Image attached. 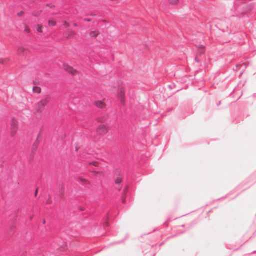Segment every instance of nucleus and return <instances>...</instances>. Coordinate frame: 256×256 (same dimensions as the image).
<instances>
[{"mask_svg": "<svg viewBox=\"0 0 256 256\" xmlns=\"http://www.w3.org/2000/svg\"><path fill=\"white\" fill-rule=\"evenodd\" d=\"M50 101V98L48 97L42 99L38 102L36 107V110L38 112H42L44 109V108Z\"/></svg>", "mask_w": 256, "mask_h": 256, "instance_id": "obj_1", "label": "nucleus"}, {"mask_svg": "<svg viewBox=\"0 0 256 256\" xmlns=\"http://www.w3.org/2000/svg\"><path fill=\"white\" fill-rule=\"evenodd\" d=\"M62 69L66 73L72 76H75L79 74V72L78 70L74 68L71 66L67 63H64L62 64Z\"/></svg>", "mask_w": 256, "mask_h": 256, "instance_id": "obj_2", "label": "nucleus"}, {"mask_svg": "<svg viewBox=\"0 0 256 256\" xmlns=\"http://www.w3.org/2000/svg\"><path fill=\"white\" fill-rule=\"evenodd\" d=\"M97 131L101 135L105 134L108 132V128L104 125H100L98 127Z\"/></svg>", "mask_w": 256, "mask_h": 256, "instance_id": "obj_3", "label": "nucleus"}, {"mask_svg": "<svg viewBox=\"0 0 256 256\" xmlns=\"http://www.w3.org/2000/svg\"><path fill=\"white\" fill-rule=\"evenodd\" d=\"M125 95V90L123 88H120L118 91V96L120 98L122 102H124Z\"/></svg>", "mask_w": 256, "mask_h": 256, "instance_id": "obj_4", "label": "nucleus"}, {"mask_svg": "<svg viewBox=\"0 0 256 256\" xmlns=\"http://www.w3.org/2000/svg\"><path fill=\"white\" fill-rule=\"evenodd\" d=\"M95 105L98 108H104L106 107L105 104L100 100H98L95 102Z\"/></svg>", "mask_w": 256, "mask_h": 256, "instance_id": "obj_5", "label": "nucleus"}, {"mask_svg": "<svg viewBox=\"0 0 256 256\" xmlns=\"http://www.w3.org/2000/svg\"><path fill=\"white\" fill-rule=\"evenodd\" d=\"M100 34V32L98 30H93L91 31L90 33V36L92 38H96Z\"/></svg>", "mask_w": 256, "mask_h": 256, "instance_id": "obj_6", "label": "nucleus"}, {"mask_svg": "<svg viewBox=\"0 0 256 256\" xmlns=\"http://www.w3.org/2000/svg\"><path fill=\"white\" fill-rule=\"evenodd\" d=\"M78 181L84 184H90V182L88 180L82 177L78 178Z\"/></svg>", "mask_w": 256, "mask_h": 256, "instance_id": "obj_7", "label": "nucleus"}, {"mask_svg": "<svg viewBox=\"0 0 256 256\" xmlns=\"http://www.w3.org/2000/svg\"><path fill=\"white\" fill-rule=\"evenodd\" d=\"M75 32L73 30H70L68 32V34L66 36V38L68 39H71L74 38L76 36Z\"/></svg>", "mask_w": 256, "mask_h": 256, "instance_id": "obj_8", "label": "nucleus"}, {"mask_svg": "<svg viewBox=\"0 0 256 256\" xmlns=\"http://www.w3.org/2000/svg\"><path fill=\"white\" fill-rule=\"evenodd\" d=\"M28 51V50L23 46H20L18 49V52L19 54H23L26 52Z\"/></svg>", "mask_w": 256, "mask_h": 256, "instance_id": "obj_9", "label": "nucleus"}, {"mask_svg": "<svg viewBox=\"0 0 256 256\" xmlns=\"http://www.w3.org/2000/svg\"><path fill=\"white\" fill-rule=\"evenodd\" d=\"M168 3L171 5L176 6L180 2V0H168Z\"/></svg>", "mask_w": 256, "mask_h": 256, "instance_id": "obj_10", "label": "nucleus"}, {"mask_svg": "<svg viewBox=\"0 0 256 256\" xmlns=\"http://www.w3.org/2000/svg\"><path fill=\"white\" fill-rule=\"evenodd\" d=\"M10 61L8 58H0V64H4Z\"/></svg>", "mask_w": 256, "mask_h": 256, "instance_id": "obj_11", "label": "nucleus"}, {"mask_svg": "<svg viewBox=\"0 0 256 256\" xmlns=\"http://www.w3.org/2000/svg\"><path fill=\"white\" fill-rule=\"evenodd\" d=\"M33 92L35 93L40 94L41 92V88L38 86L33 88Z\"/></svg>", "mask_w": 256, "mask_h": 256, "instance_id": "obj_12", "label": "nucleus"}, {"mask_svg": "<svg viewBox=\"0 0 256 256\" xmlns=\"http://www.w3.org/2000/svg\"><path fill=\"white\" fill-rule=\"evenodd\" d=\"M36 28L37 31L38 32L42 33L43 32V30H42L43 28H42V26L38 24L36 26Z\"/></svg>", "mask_w": 256, "mask_h": 256, "instance_id": "obj_13", "label": "nucleus"}, {"mask_svg": "<svg viewBox=\"0 0 256 256\" xmlns=\"http://www.w3.org/2000/svg\"><path fill=\"white\" fill-rule=\"evenodd\" d=\"M122 180V178L120 176H118L115 180V182L117 184H120Z\"/></svg>", "mask_w": 256, "mask_h": 256, "instance_id": "obj_14", "label": "nucleus"}, {"mask_svg": "<svg viewBox=\"0 0 256 256\" xmlns=\"http://www.w3.org/2000/svg\"><path fill=\"white\" fill-rule=\"evenodd\" d=\"M18 124V121L16 119H13L12 120V126H14L15 128H16V126Z\"/></svg>", "mask_w": 256, "mask_h": 256, "instance_id": "obj_15", "label": "nucleus"}, {"mask_svg": "<svg viewBox=\"0 0 256 256\" xmlns=\"http://www.w3.org/2000/svg\"><path fill=\"white\" fill-rule=\"evenodd\" d=\"M92 173L95 176H104V173L102 172H93Z\"/></svg>", "mask_w": 256, "mask_h": 256, "instance_id": "obj_16", "label": "nucleus"}, {"mask_svg": "<svg viewBox=\"0 0 256 256\" xmlns=\"http://www.w3.org/2000/svg\"><path fill=\"white\" fill-rule=\"evenodd\" d=\"M56 25V22L53 20H50L48 21V26H54Z\"/></svg>", "mask_w": 256, "mask_h": 256, "instance_id": "obj_17", "label": "nucleus"}, {"mask_svg": "<svg viewBox=\"0 0 256 256\" xmlns=\"http://www.w3.org/2000/svg\"><path fill=\"white\" fill-rule=\"evenodd\" d=\"M89 165H90V166L92 165L94 166L98 167V163L97 162L94 161L92 162H90Z\"/></svg>", "mask_w": 256, "mask_h": 256, "instance_id": "obj_18", "label": "nucleus"}, {"mask_svg": "<svg viewBox=\"0 0 256 256\" xmlns=\"http://www.w3.org/2000/svg\"><path fill=\"white\" fill-rule=\"evenodd\" d=\"M24 32L28 34L30 33V28L28 26H26L25 28H24Z\"/></svg>", "mask_w": 256, "mask_h": 256, "instance_id": "obj_19", "label": "nucleus"}, {"mask_svg": "<svg viewBox=\"0 0 256 256\" xmlns=\"http://www.w3.org/2000/svg\"><path fill=\"white\" fill-rule=\"evenodd\" d=\"M24 12L23 11H21L18 14V15L20 16H22L24 15Z\"/></svg>", "mask_w": 256, "mask_h": 256, "instance_id": "obj_20", "label": "nucleus"}, {"mask_svg": "<svg viewBox=\"0 0 256 256\" xmlns=\"http://www.w3.org/2000/svg\"><path fill=\"white\" fill-rule=\"evenodd\" d=\"M64 25L66 27H68L70 24L66 21L64 22Z\"/></svg>", "mask_w": 256, "mask_h": 256, "instance_id": "obj_21", "label": "nucleus"}, {"mask_svg": "<svg viewBox=\"0 0 256 256\" xmlns=\"http://www.w3.org/2000/svg\"><path fill=\"white\" fill-rule=\"evenodd\" d=\"M38 190H36V193H35V196H36L37 194H38Z\"/></svg>", "mask_w": 256, "mask_h": 256, "instance_id": "obj_22", "label": "nucleus"}, {"mask_svg": "<svg viewBox=\"0 0 256 256\" xmlns=\"http://www.w3.org/2000/svg\"><path fill=\"white\" fill-rule=\"evenodd\" d=\"M16 130H14V135L16 133Z\"/></svg>", "mask_w": 256, "mask_h": 256, "instance_id": "obj_23", "label": "nucleus"}, {"mask_svg": "<svg viewBox=\"0 0 256 256\" xmlns=\"http://www.w3.org/2000/svg\"><path fill=\"white\" fill-rule=\"evenodd\" d=\"M74 26H78L77 24H74Z\"/></svg>", "mask_w": 256, "mask_h": 256, "instance_id": "obj_24", "label": "nucleus"}]
</instances>
